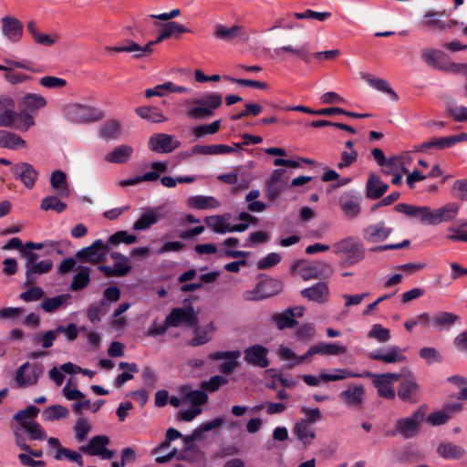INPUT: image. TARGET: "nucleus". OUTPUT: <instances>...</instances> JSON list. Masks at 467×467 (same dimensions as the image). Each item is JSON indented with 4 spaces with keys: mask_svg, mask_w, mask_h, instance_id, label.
<instances>
[{
    "mask_svg": "<svg viewBox=\"0 0 467 467\" xmlns=\"http://www.w3.org/2000/svg\"><path fill=\"white\" fill-rule=\"evenodd\" d=\"M332 253L341 259L345 267L352 266L365 257L363 244L354 236H346L332 244Z\"/></svg>",
    "mask_w": 467,
    "mask_h": 467,
    "instance_id": "f257e3e1",
    "label": "nucleus"
},
{
    "mask_svg": "<svg viewBox=\"0 0 467 467\" xmlns=\"http://www.w3.org/2000/svg\"><path fill=\"white\" fill-rule=\"evenodd\" d=\"M223 97L216 92L207 93L192 102L187 109V115L192 119H204L213 115L214 111L221 107Z\"/></svg>",
    "mask_w": 467,
    "mask_h": 467,
    "instance_id": "f03ea898",
    "label": "nucleus"
},
{
    "mask_svg": "<svg viewBox=\"0 0 467 467\" xmlns=\"http://www.w3.org/2000/svg\"><path fill=\"white\" fill-rule=\"evenodd\" d=\"M62 110L68 120L76 123H88L99 120L103 117L100 109L79 103L67 104Z\"/></svg>",
    "mask_w": 467,
    "mask_h": 467,
    "instance_id": "7ed1b4c3",
    "label": "nucleus"
},
{
    "mask_svg": "<svg viewBox=\"0 0 467 467\" xmlns=\"http://www.w3.org/2000/svg\"><path fill=\"white\" fill-rule=\"evenodd\" d=\"M365 377H368L372 379L374 387L377 389L378 395L387 400H394L396 394L394 389V384L400 380V375L398 373H382L375 374L367 372L364 374Z\"/></svg>",
    "mask_w": 467,
    "mask_h": 467,
    "instance_id": "20e7f679",
    "label": "nucleus"
},
{
    "mask_svg": "<svg viewBox=\"0 0 467 467\" xmlns=\"http://www.w3.org/2000/svg\"><path fill=\"white\" fill-rule=\"evenodd\" d=\"M214 36L225 42H236L245 44L250 40V34L242 25L234 24L232 26H226L223 24H216L213 26Z\"/></svg>",
    "mask_w": 467,
    "mask_h": 467,
    "instance_id": "39448f33",
    "label": "nucleus"
},
{
    "mask_svg": "<svg viewBox=\"0 0 467 467\" xmlns=\"http://www.w3.org/2000/svg\"><path fill=\"white\" fill-rule=\"evenodd\" d=\"M44 372L41 364L26 362L16 371L15 381L17 388H27L37 383Z\"/></svg>",
    "mask_w": 467,
    "mask_h": 467,
    "instance_id": "423d86ee",
    "label": "nucleus"
},
{
    "mask_svg": "<svg viewBox=\"0 0 467 467\" xmlns=\"http://www.w3.org/2000/svg\"><path fill=\"white\" fill-rule=\"evenodd\" d=\"M198 323V312L194 310L192 306L185 307H175L167 316V324L172 327L185 326L192 327Z\"/></svg>",
    "mask_w": 467,
    "mask_h": 467,
    "instance_id": "0eeeda50",
    "label": "nucleus"
},
{
    "mask_svg": "<svg viewBox=\"0 0 467 467\" xmlns=\"http://www.w3.org/2000/svg\"><path fill=\"white\" fill-rule=\"evenodd\" d=\"M14 177L20 181L27 189H33L38 179V171L35 167L26 161L17 162L11 167Z\"/></svg>",
    "mask_w": 467,
    "mask_h": 467,
    "instance_id": "6e6552de",
    "label": "nucleus"
},
{
    "mask_svg": "<svg viewBox=\"0 0 467 467\" xmlns=\"http://www.w3.org/2000/svg\"><path fill=\"white\" fill-rule=\"evenodd\" d=\"M340 401L348 409L361 408L365 400V388L361 384H348L338 395Z\"/></svg>",
    "mask_w": 467,
    "mask_h": 467,
    "instance_id": "1a4fd4ad",
    "label": "nucleus"
},
{
    "mask_svg": "<svg viewBox=\"0 0 467 467\" xmlns=\"http://www.w3.org/2000/svg\"><path fill=\"white\" fill-rule=\"evenodd\" d=\"M241 355L242 352L240 350L217 351L210 353L208 358L214 361L223 360L218 366V370L223 374H231L239 367L238 359Z\"/></svg>",
    "mask_w": 467,
    "mask_h": 467,
    "instance_id": "9d476101",
    "label": "nucleus"
},
{
    "mask_svg": "<svg viewBox=\"0 0 467 467\" xmlns=\"http://www.w3.org/2000/svg\"><path fill=\"white\" fill-rule=\"evenodd\" d=\"M360 196L354 191L344 192L338 199V205L343 214L350 220L357 218L361 211Z\"/></svg>",
    "mask_w": 467,
    "mask_h": 467,
    "instance_id": "9b49d317",
    "label": "nucleus"
},
{
    "mask_svg": "<svg viewBox=\"0 0 467 467\" xmlns=\"http://www.w3.org/2000/svg\"><path fill=\"white\" fill-rule=\"evenodd\" d=\"M280 285L274 279H265L259 282L253 290L244 294V297L249 301H257L275 295L279 291Z\"/></svg>",
    "mask_w": 467,
    "mask_h": 467,
    "instance_id": "f8f14e48",
    "label": "nucleus"
},
{
    "mask_svg": "<svg viewBox=\"0 0 467 467\" xmlns=\"http://www.w3.org/2000/svg\"><path fill=\"white\" fill-rule=\"evenodd\" d=\"M174 136L166 133H155L149 139V149L159 153H170L180 146Z\"/></svg>",
    "mask_w": 467,
    "mask_h": 467,
    "instance_id": "ddd939ff",
    "label": "nucleus"
},
{
    "mask_svg": "<svg viewBox=\"0 0 467 467\" xmlns=\"http://www.w3.org/2000/svg\"><path fill=\"white\" fill-rule=\"evenodd\" d=\"M109 249V245L105 244L100 239H99L91 245L78 251L77 257L86 262L98 264L104 261L106 253Z\"/></svg>",
    "mask_w": 467,
    "mask_h": 467,
    "instance_id": "4468645a",
    "label": "nucleus"
},
{
    "mask_svg": "<svg viewBox=\"0 0 467 467\" xmlns=\"http://www.w3.org/2000/svg\"><path fill=\"white\" fill-rule=\"evenodd\" d=\"M244 359L247 364L261 368H267L270 364L268 349L259 344L246 348L244 351Z\"/></svg>",
    "mask_w": 467,
    "mask_h": 467,
    "instance_id": "2eb2a0df",
    "label": "nucleus"
},
{
    "mask_svg": "<svg viewBox=\"0 0 467 467\" xmlns=\"http://www.w3.org/2000/svg\"><path fill=\"white\" fill-rule=\"evenodd\" d=\"M327 270L329 265L320 261L297 263L294 266V271L304 280L317 278Z\"/></svg>",
    "mask_w": 467,
    "mask_h": 467,
    "instance_id": "dca6fc26",
    "label": "nucleus"
},
{
    "mask_svg": "<svg viewBox=\"0 0 467 467\" xmlns=\"http://www.w3.org/2000/svg\"><path fill=\"white\" fill-rule=\"evenodd\" d=\"M423 412L418 410L411 416L399 420L396 422V431L404 438L415 436L419 431V426L423 419Z\"/></svg>",
    "mask_w": 467,
    "mask_h": 467,
    "instance_id": "f3484780",
    "label": "nucleus"
},
{
    "mask_svg": "<svg viewBox=\"0 0 467 467\" xmlns=\"http://www.w3.org/2000/svg\"><path fill=\"white\" fill-rule=\"evenodd\" d=\"M288 182L286 171L284 169L275 170L266 182V195L270 199L277 198L285 189Z\"/></svg>",
    "mask_w": 467,
    "mask_h": 467,
    "instance_id": "a211bd4d",
    "label": "nucleus"
},
{
    "mask_svg": "<svg viewBox=\"0 0 467 467\" xmlns=\"http://www.w3.org/2000/svg\"><path fill=\"white\" fill-rule=\"evenodd\" d=\"M398 213H401L408 217L416 218L421 223L431 225V208L429 206H416L406 203H399L395 206Z\"/></svg>",
    "mask_w": 467,
    "mask_h": 467,
    "instance_id": "6ab92c4d",
    "label": "nucleus"
},
{
    "mask_svg": "<svg viewBox=\"0 0 467 467\" xmlns=\"http://www.w3.org/2000/svg\"><path fill=\"white\" fill-rule=\"evenodd\" d=\"M109 439L107 436H95L89 443L82 447V451L90 455H99L102 459H111L114 456V451L108 450L106 446L109 444Z\"/></svg>",
    "mask_w": 467,
    "mask_h": 467,
    "instance_id": "aec40b11",
    "label": "nucleus"
},
{
    "mask_svg": "<svg viewBox=\"0 0 467 467\" xmlns=\"http://www.w3.org/2000/svg\"><path fill=\"white\" fill-rule=\"evenodd\" d=\"M459 211L460 205L454 202H447L437 209H431V225L451 222L457 217Z\"/></svg>",
    "mask_w": 467,
    "mask_h": 467,
    "instance_id": "412c9836",
    "label": "nucleus"
},
{
    "mask_svg": "<svg viewBox=\"0 0 467 467\" xmlns=\"http://www.w3.org/2000/svg\"><path fill=\"white\" fill-rule=\"evenodd\" d=\"M391 233L392 228L388 226L384 221H380L367 226L363 230V237L368 243H379L385 241Z\"/></svg>",
    "mask_w": 467,
    "mask_h": 467,
    "instance_id": "4be33fe9",
    "label": "nucleus"
},
{
    "mask_svg": "<svg viewBox=\"0 0 467 467\" xmlns=\"http://www.w3.org/2000/svg\"><path fill=\"white\" fill-rule=\"evenodd\" d=\"M16 120V112L15 101L7 96L0 97V127H14Z\"/></svg>",
    "mask_w": 467,
    "mask_h": 467,
    "instance_id": "5701e85b",
    "label": "nucleus"
},
{
    "mask_svg": "<svg viewBox=\"0 0 467 467\" xmlns=\"http://www.w3.org/2000/svg\"><path fill=\"white\" fill-rule=\"evenodd\" d=\"M242 144L234 143V146L217 144V145H195L192 149V154L203 155H218L229 154L231 152L239 151Z\"/></svg>",
    "mask_w": 467,
    "mask_h": 467,
    "instance_id": "b1692460",
    "label": "nucleus"
},
{
    "mask_svg": "<svg viewBox=\"0 0 467 467\" xmlns=\"http://www.w3.org/2000/svg\"><path fill=\"white\" fill-rule=\"evenodd\" d=\"M2 32L12 42L20 40L23 35V25L16 17L5 16L1 19Z\"/></svg>",
    "mask_w": 467,
    "mask_h": 467,
    "instance_id": "393cba45",
    "label": "nucleus"
},
{
    "mask_svg": "<svg viewBox=\"0 0 467 467\" xmlns=\"http://www.w3.org/2000/svg\"><path fill=\"white\" fill-rule=\"evenodd\" d=\"M368 357L375 360H381L385 363H398L406 359L403 350L398 346H390L385 353L379 351H372Z\"/></svg>",
    "mask_w": 467,
    "mask_h": 467,
    "instance_id": "a878e982",
    "label": "nucleus"
},
{
    "mask_svg": "<svg viewBox=\"0 0 467 467\" xmlns=\"http://www.w3.org/2000/svg\"><path fill=\"white\" fill-rule=\"evenodd\" d=\"M361 78L374 89L388 94L394 101L399 99L398 94L393 90L387 80L377 78L369 73H362Z\"/></svg>",
    "mask_w": 467,
    "mask_h": 467,
    "instance_id": "bb28decb",
    "label": "nucleus"
},
{
    "mask_svg": "<svg viewBox=\"0 0 467 467\" xmlns=\"http://www.w3.org/2000/svg\"><path fill=\"white\" fill-rule=\"evenodd\" d=\"M161 219V213L159 208H145L133 223V229L135 231H143L155 224Z\"/></svg>",
    "mask_w": 467,
    "mask_h": 467,
    "instance_id": "cd10ccee",
    "label": "nucleus"
},
{
    "mask_svg": "<svg viewBox=\"0 0 467 467\" xmlns=\"http://www.w3.org/2000/svg\"><path fill=\"white\" fill-rule=\"evenodd\" d=\"M190 89L184 86L175 85L171 81L164 82L161 85H157L152 88H147L145 90L146 98H151L153 96L163 97L168 93H188Z\"/></svg>",
    "mask_w": 467,
    "mask_h": 467,
    "instance_id": "c85d7f7f",
    "label": "nucleus"
},
{
    "mask_svg": "<svg viewBox=\"0 0 467 467\" xmlns=\"http://www.w3.org/2000/svg\"><path fill=\"white\" fill-rule=\"evenodd\" d=\"M293 434L305 446L310 445L316 438L315 430L306 420H298L295 423Z\"/></svg>",
    "mask_w": 467,
    "mask_h": 467,
    "instance_id": "c756f323",
    "label": "nucleus"
},
{
    "mask_svg": "<svg viewBox=\"0 0 467 467\" xmlns=\"http://www.w3.org/2000/svg\"><path fill=\"white\" fill-rule=\"evenodd\" d=\"M21 109L27 112H36L47 105L44 96L37 93H27L19 101Z\"/></svg>",
    "mask_w": 467,
    "mask_h": 467,
    "instance_id": "7c9ffc66",
    "label": "nucleus"
},
{
    "mask_svg": "<svg viewBox=\"0 0 467 467\" xmlns=\"http://www.w3.org/2000/svg\"><path fill=\"white\" fill-rule=\"evenodd\" d=\"M53 263L50 259H45L40 262L35 263L33 265L26 270V285H30L36 281L39 275L47 274L51 271Z\"/></svg>",
    "mask_w": 467,
    "mask_h": 467,
    "instance_id": "2f4dec72",
    "label": "nucleus"
},
{
    "mask_svg": "<svg viewBox=\"0 0 467 467\" xmlns=\"http://www.w3.org/2000/svg\"><path fill=\"white\" fill-rule=\"evenodd\" d=\"M216 331L213 322H210L204 327H197L194 329V336L190 340V345L193 347L202 346L209 342Z\"/></svg>",
    "mask_w": 467,
    "mask_h": 467,
    "instance_id": "473e14b6",
    "label": "nucleus"
},
{
    "mask_svg": "<svg viewBox=\"0 0 467 467\" xmlns=\"http://www.w3.org/2000/svg\"><path fill=\"white\" fill-rule=\"evenodd\" d=\"M388 184L383 182L378 175L371 173L366 184L367 196L372 200L378 199L388 191Z\"/></svg>",
    "mask_w": 467,
    "mask_h": 467,
    "instance_id": "72a5a7b5",
    "label": "nucleus"
},
{
    "mask_svg": "<svg viewBox=\"0 0 467 467\" xmlns=\"http://www.w3.org/2000/svg\"><path fill=\"white\" fill-rule=\"evenodd\" d=\"M26 147V140L19 135L5 130H0V148L18 150Z\"/></svg>",
    "mask_w": 467,
    "mask_h": 467,
    "instance_id": "f704fd0d",
    "label": "nucleus"
},
{
    "mask_svg": "<svg viewBox=\"0 0 467 467\" xmlns=\"http://www.w3.org/2000/svg\"><path fill=\"white\" fill-rule=\"evenodd\" d=\"M419 392L420 387L415 380L405 379L400 384L398 396L403 401L416 402Z\"/></svg>",
    "mask_w": 467,
    "mask_h": 467,
    "instance_id": "c9c22d12",
    "label": "nucleus"
},
{
    "mask_svg": "<svg viewBox=\"0 0 467 467\" xmlns=\"http://www.w3.org/2000/svg\"><path fill=\"white\" fill-rule=\"evenodd\" d=\"M301 295L309 300L324 303L329 296V289L326 283H318L309 288L302 290Z\"/></svg>",
    "mask_w": 467,
    "mask_h": 467,
    "instance_id": "e433bc0d",
    "label": "nucleus"
},
{
    "mask_svg": "<svg viewBox=\"0 0 467 467\" xmlns=\"http://www.w3.org/2000/svg\"><path fill=\"white\" fill-rule=\"evenodd\" d=\"M409 154H404L399 157L389 158L386 162L381 166L382 172L384 174H395L398 172H408V168L406 167L405 159H409Z\"/></svg>",
    "mask_w": 467,
    "mask_h": 467,
    "instance_id": "4c0bfd02",
    "label": "nucleus"
},
{
    "mask_svg": "<svg viewBox=\"0 0 467 467\" xmlns=\"http://www.w3.org/2000/svg\"><path fill=\"white\" fill-rule=\"evenodd\" d=\"M133 148L130 145H119L105 156V161L110 163H126L130 159Z\"/></svg>",
    "mask_w": 467,
    "mask_h": 467,
    "instance_id": "58836bf2",
    "label": "nucleus"
},
{
    "mask_svg": "<svg viewBox=\"0 0 467 467\" xmlns=\"http://www.w3.org/2000/svg\"><path fill=\"white\" fill-rule=\"evenodd\" d=\"M289 53L297 57H300L305 62L308 63L310 61V56L307 50V45H302L300 47H293L291 45L283 46L280 47H276L274 49V56L279 58H284V54Z\"/></svg>",
    "mask_w": 467,
    "mask_h": 467,
    "instance_id": "ea45409f",
    "label": "nucleus"
},
{
    "mask_svg": "<svg viewBox=\"0 0 467 467\" xmlns=\"http://www.w3.org/2000/svg\"><path fill=\"white\" fill-rule=\"evenodd\" d=\"M71 296L63 294L53 297L45 298L41 303V308L46 313H53L70 303Z\"/></svg>",
    "mask_w": 467,
    "mask_h": 467,
    "instance_id": "a19ab883",
    "label": "nucleus"
},
{
    "mask_svg": "<svg viewBox=\"0 0 467 467\" xmlns=\"http://www.w3.org/2000/svg\"><path fill=\"white\" fill-rule=\"evenodd\" d=\"M154 46L153 42L150 41L145 46H140L134 41H127L124 43L121 47L116 48L119 51H126L128 53H134L135 58H140L144 56H148L153 52L152 47Z\"/></svg>",
    "mask_w": 467,
    "mask_h": 467,
    "instance_id": "79ce46f5",
    "label": "nucleus"
},
{
    "mask_svg": "<svg viewBox=\"0 0 467 467\" xmlns=\"http://www.w3.org/2000/svg\"><path fill=\"white\" fill-rule=\"evenodd\" d=\"M181 395L183 400L197 407L205 404L208 400V396L204 391L199 389L193 390L188 386H184L181 389Z\"/></svg>",
    "mask_w": 467,
    "mask_h": 467,
    "instance_id": "37998d69",
    "label": "nucleus"
},
{
    "mask_svg": "<svg viewBox=\"0 0 467 467\" xmlns=\"http://www.w3.org/2000/svg\"><path fill=\"white\" fill-rule=\"evenodd\" d=\"M187 204L197 210L215 209L220 206V202L213 196L196 195L188 199Z\"/></svg>",
    "mask_w": 467,
    "mask_h": 467,
    "instance_id": "c03bdc74",
    "label": "nucleus"
},
{
    "mask_svg": "<svg viewBox=\"0 0 467 467\" xmlns=\"http://www.w3.org/2000/svg\"><path fill=\"white\" fill-rule=\"evenodd\" d=\"M460 319V317L451 312L441 311L432 316V327L441 330L452 326Z\"/></svg>",
    "mask_w": 467,
    "mask_h": 467,
    "instance_id": "a18cd8bd",
    "label": "nucleus"
},
{
    "mask_svg": "<svg viewBox=\"0 0 467 467\" xmlns=\"http://www.w3.org/2000/svg\"><path fill=\"white\" fill-rule=\"evenodd\" d=\"M313 352H318L319 355L323 356H339L344 355L348 352L346 346L337 343H327L319 342L315 345Z\"/></svg>",
    "mask_w": 467,
    "mask_h": 467,
    "instance_id": "49530a36",
    "label": "nucleus"
},
{
    "mask_svg": "<svg viewBox=\"0 0 467 467\" xmlns=\"http://www.w3.org/2000/svg\"><path fill=\"white\" fill-rule=\"evenodd\" d=\"M229 215H213L205 218V223L209 228H211L214 233L217 234H225L229 233L230 223H229Z\"/></svg>",
    "mask_w": 467,
    "mask_h": 467,
    "instance_id": "de8ad7c7",
    "label": "nucleus"
},
{
    "mask_svg": "<svg viewBox=\"0 0 467 467\" xmlns=\"http://www.w3.org/2000/svg\"><path fill=\"white\" fill-rule=\"evenodd\" d=\"M50 183L53 189L62 197L69 196V188L67 182V175L62 171H55L50 177Z\"/></svg>",
    "mask_w": 467,
    "mask_h": 467,
    "instance_id": "09e8293b",
    "label": "nucleus"
},
{
    "mask_svg": "<svg viewBox=\"0 0 467 467\" xmlns=\"http://www.w3.org/2000/svg\"><path fill=\"white\" fill-rule=\"evenodd\" d=\"M135 112L140 118L153 123L164 122L167 118L161 113L156 108L142 106L135 109Z\"/></svg>",
    "mask_w": 467,
    "mask_h": 467,
    "instance_id": "8fccbe9b",
    "label": "nucleus"
},
{
    "mask_svg": "<svg viewBox=\"0 0 467 467\" xmlns=\"http://www.w3.org/2000/svg\"><path fill=\"white\" fill-rule=\"evenodd\" d=\"M437 451L445 459H460L465 454L463 448L451 442L441 443Z\"/></svg>",
    "mask_w": 467,
    "mask_h": 467,
    "instance_id": "3c124183",
    "label": "nucleus"
},
{
    "mask_svg": "<svg viewBox=\"0 0 467 467\" xmlns=\"http://www.w3.org/2000/svg\"><path fill=\"white\" fill-rule=\"evenodd\" d=\"M156 454L155 461L158 463H165L170 462L177 453V449L171 447V444L163 441L158 448L154 450Z\"/></svg>",
    "mask_w": 467,
    "mask_h": 467,
    "instance_id": "603ef678",
    "label": "nucleus"
},
{
    "mask_svg": "<svg viewBox=\"0 0 467 467\" xmlns=\"http://www.w3.org/2000/svg\"><path fill=\"white\" fill-rule=\"evenodd\" d=\"M110 256L114 261L113 267L116 276H124L130 271L131 265L127 256L117 252L112 253Z\"/></svg>",
    "mask_w": 467,
    "mask_h": 467,
    "instance_id": "864d4df0",
    "label": "nucleus"
},
{
    "mask_svg": "<svg viewBox=\"0 0 467 467\" xmlns=\"http://www.w3.org/2000/svg\"><path fill=\"white\" fill-rule=\"evenodd\" d=\"M69 415V410L62 405H52L47 407L42 414L44 420L54 421L66 419Z\"/></svg>",
    "mask_w": 467,
    "mask_h": 467,
    "instance_id": "5fc2aeb1",
    "label": "nucleus"
},
{
    "mask_svg": "<svg viewBox=\"0 0 467 467\" xmlns=\"http://www.w3.org/2000/svg\"><path fill=\"white\" fill-rule=\"evenodd\" d=\"M90 271L88 267L81 266L78 268V272L75 275L73 281L70 285V288L73 291H78L86 287L89 283Z\"/></svg>",
    "mask_w": 467,
    "mask_h": 467,
    "instance_id": "6e6d98bb",
    "label": "nucleus"
},
{
    "mask_svg": "<svg viewBox=\"0 0 467 467\" xmlns=\"http://www.w3.org/2000/svg\"><path fill=\"white\" fill-rule=\"evenodd\" d=\"M454 21H451L450 24L446 25L443 21L436 18V13L429 11L423 16L420 25L423 27H434L439 30H445L454 25Z\"/></svg>",
    "mask_w": 467,
    "mask_h": 467,
    "instance_id": "4d7b16f0",
    "label": "nucleus"
},
{
    "mask_svg": "<svg viewBox=\"0 0 467 467\" xmlns=\"http://www.w3.org/2000/svg\"><path fill=\"white\" fill-rule=\"evenodd\" d=\"M121 124L119 121L111 120L103 125L100 134L103 139L116 140L121 134Z\"/></svg>",
    "mask_w": 467,
    "mask_h": 467,
    "instance_id": "13d9d810",
    "label": "nucleus"
},
{
    "mask_svg": "<svg viewBox=\"0 0 467 467\" xmlns=\"http://www.w3.org/2000/svg\"><path fill=\"white\" fill-rule=\"evenodd\" d=\"M277 355L283 360H289V368H293L306 361V357L296 356V353L289 348L281 346L278 348Z\"/></svg>",
    "mask_w": 467,
    "mask_h": 467,
    "instance_id": "bf43d9fd",
    "label": "nucleus"
},
{
    "mask_svg": "<svg viewBox=\"0 0 467 467\" xmlns=\"http://www.w3.org/2000/svg\"><path fill=\"white\" fill-rule=\"evenodd\" d=\"M35 124L34 116L30 112L21 109L19 113H16V120L14 126L16 130L26 131Z\"/></svg>",
    "mask_w": 467,
    "mask_h": 467,
    "instance_id": "052dcab7",
    "label": "nucleus"
},
{
    "mask_svg": "<svg viewBox=\"0 0 467 467\" xmlns=\"http://www.w3.org/2000/svg\"><path fill=\"white\" fill-rule=\"evenodd\" d=\"M201 437V433L200 431H198V429L194 430V431L191 434V435H188V436H182V442H183V452H184V455L183 457L188 459L189 456H188V453L189 452H194L196 454H201V451L198 450L197 446H195L193 444V441L195 440H198L199 438Z\"/></svg>",
    "mask_w": 467,
    "mask_h": 467,
    "instance_id": "680f3d73",
    "label": "nucleus"
},
{
    "mask_svg": "<svg viewBox=\"0 0 467 467\" xmlns=\"http://www.w3.org/2000/svg\"><path fill=\"white\" fill-rule=\"evenodd\" d=\"M368 337L375 339L379 343H385L390 338V331L380 324H374L368 333Z\"/></svg>",
    "mask_w": 467,
    "mask_h": 467,
    "instance_id": "e2e57ef3",
    "label": "nucleus"
},
{
    "mask_svg": "<svg viewBox=\"0 0 467 467\" xmlns=\"http://www.w3.org/2000/svg\"><path fill=\"white\" fill-rule=\"evenodd\" d=\"M67 205L62 202L58 197L51 195L45 197L40 204V208L44 211L53 210L57 213H62L65 211Z\"/></svg>",
    "mask_w": 467,
    "mask_h": 467,
    "instance_id": "0e129e2a",
    "label": "nucleus"
},
{
    "mask_svg": "<svg viewBox=\"0 0 467 467\" xmlns=\"http://www.w3.org/2000/svg\"><path fill=\"white\" fill-rule=\"evenodd\" d=\"M39 413V409L31 405L23 410H19L14 419L17 420L21 427H24V422H31Z\"/></svg>",
    "mask_w": 467,
    "mask_h": 467,
    "instance_id": "69168bd1",
    "label": "nucleus"
},
{
    "mask_svg": "<svg viewBox=\"0 0 467 467\" xmlns=\"http://www.w3.org/2000/svg\"><path fill=\"white\" fill-rule=\"evenodd\" d=\"M22 428L29 434L32 440H44L47 438L44 429L35 420L24 422V427Z\"/></svg>",
    "mask_w": 467,
    "mask_h": 467,
    "instance_id": "338daca9",
    "label": "nucleus"
},
{
    "mask_svg": "<svg viewBox=\"0 0 467 467\" xmlns=\"http://www.w3.org/2000/svg\"><path fill=\"white\" fill-rule=\"evenodd\" d=\"M447 112L455 121H467V108L464 106L451 104L447 107Z\"/></svg>",
    "mask_w": 467,
    "mask_h": 467,
    "instance_id": "774afa93",
    "label": "nucleus"
}]
</instances>
